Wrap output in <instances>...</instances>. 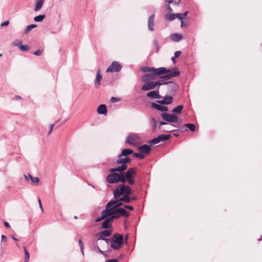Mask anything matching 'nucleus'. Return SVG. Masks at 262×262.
I'll use <instances>...</instances> for the list:
<instances>
[{"label":"nucleus","instance_id":"nucleus-32","mask_svg":"<svg viewBox=\"0 0 262 262\" xmlns=\"http://www.w3.org/2000/svg\"><path fill=\"white\" fill-rule=\"evenodd\" d=\"M100 233H101V235H102V236H104V237L109 236L111 234V231L107 230H102V231H100Z\"/></svg>","mask_w":262,"mask_h":262},{"label":"nucleus","instance_id":"nucleus-46","mask_svg":"<svg viewBox=\"0 0 262 262\" xmlns=\"http://www.w3.org/2000/svg\"><path fill=\"white\" fill-rule=\"evenodd\" d=\"M9 24V21L8 20H6V21H5L4 22L2 23L1 24V27H4V26H8Z\"/></svg>","mask_w":262,"mask_h":262},{"label":"nucleus","instance_id":"nucleus-45","mask_svg":"<svg viewBox=\"0 0 262 262\" xmlns=\"http://www.w3.org/2000/svg\"><path fill=\"white\" fill-rule=\"evenodd\" d=\"M105 219V217L102 214H101V215L100 216L97 217L95 221H96V222H99L103 220H104Z\"/></svg>","mask_w":262,"mask_h":262},{"label":"nucleus","instance_id":"nucleus-15","mask_svg":"<svg viewBox=\"0 0 262 262\" xmlns=\"http://www.w3.org/2000/svg\"><path fill=\"white\" fill-rule=\"evenodd\" d=\"M173 101V98L171 96L166 95L164 99L161 100L157 101L161 104H170Z\"/></svg>","mask_w":262,"mask_h":262},{"label":"nucleus","instance_id":"nucleus-54","mask_svg":"<svg viewBox=\"0 0 262 262\" xmlns=\"http://www.w3.org/2000/svg\"><path fill=\"white\" fill-rule=\"evenodd\" d=\"M118 101V99L116 97H111V101L113 102H116Z\"/></svg>","mask_w":262,"mask_h":262},{"label":"nucleus","instance_id":"nucleus-51","mask_svg":"<svg viewBox=\"0 0 262 262\" xmlns=\"http://www.w3.org/2000/svg\"><path fill=\"white\" fill-rule=\"evenodd\" d=\"M105 238V237H104V236H102V235H101V233H99V237H98V238H97V241H99V240H103H103L104 239V238Z\"/></svg>","mask_w":262,"mask_h":262},{"label":"nucleus","instance_id":"nucleus-18","mask_svg":"<svg viewBox=\"0 0 262 262\" xmlns=\"http://www.w3.org/2000/svg\"><path fill=\"white\" fill-rule=\"evenodd\" d=\"M114 219L112 216L105 218L102 223V227L104 229H107L111 226L112 223Z\"/></svg>","mask_w":262,"mask_h":262},{"label":"nucleus","instance_id":"nucleus-36","mask_svg":"<svg viewBox=\"0 0 262 262\" xmlns=\"http://www.w3.org/2000/svg\"><path fill=\"white\" fill-rule=\"evenodd\" d=\"M24 252H25V255L24 262H28L29 258H30L29 253L25 247H24Z\"/></svg>","mask_w":262,"mask_h":262},{"label":"nucleus","instance_id":"nucleus-60","mask_svg":"<svg viewBox=\"0 0 262 262\" xmlns=\"http://www.w3.org/2000/svg\"><path fill=\"white\" fill-rule=\"evenodd\" d=\"M38 202H39V207L41 208V210L43 211L42 206L41 205V201H40V199L38 200Z\"/></svg>","mask_w":262,"mask_h":262},{"label":"nucleus","instance_id":"nucleus-25","mask_svg":"<svg viewBox=\"0 0 262 262\" xmlns=\"http://www.w3.org/2000/svg\"><path fill=\"white\" fill-rule=\"evenodd\" d=\"M170 38L171 39L173 40V41H180L181 40H182L183 37L180 34H178V33H174V34H172L171 36H170Z\"/></svg>","mask_w":262,"mask_h":262},{"label":"nucleus","instance_id":"nucleus-57","mask_svg":"<svg viewBox=\"0 0 262 262\" xmlns=\"http://www.w3.org/2000/svg\"><path fill=\"white\" fill-rule=\"evenodd\" d=\"M1 238L2 242H5L7 241V237L4 235H2Z\"/></svg>","mask_w":262,"mask_h":262},{"label":"nucleus","instance_id":"nucleus-5","mask_svg":"<svg viewBox=\"0 0 262 262\" xmlns=\"http://www.w3.org/2000/svg\"><path fill=\"white\" fill-rule=\"evenodd\" d=\"M130 161V159L128 158H118L116 161L117 164H121V166L116 168H111L110 171L111 172L119 171L121 172L126 170L127 168V163Z\"/></svg>","mask_w":262,"mask_h":262},{"label":"nucleus","instance_id":"nucleus-6","mask_svg":"<svg viewBox=\"0 0 262 262\" xmlns=\"http://www.w3.org/2000/svg\"><path fill=\"white\" fill-rule=\"evenodd\" d=\"M111 172L106 178V181L110 184L117 183L118 182H122L124 181V178L121 176V173L118 174L116 172Z\"/></svg>","mask_w":262,"mask_h":262},{"label":"nucleus","instance_id":"nucleus-39","mask_svg":"<svg viewBox=\"0 0 262 262\" xmlns=\"http://www.w3.org/2000/svg\"><path fill=\"white\" fill-rule=\"evenodd\" d=\"M159 142H160V140L159 139V138L158 137H157V138H155L154 139H153L152 140H150L149 141V143L152 145H155V144H158L159 143Z\"/></svg>","mask_w":262,"mask_h":262},{"label":"nucleus","instance_id":"nucleus-58","mask_svg":"<svg viewBox=\"0 0 262 262\" xmlns=\"http://www.w3.org/2000/svg\"><path fill=\"white\" fill-rule=\"evenodd\" d=\"M4 225H5L6 227H8V228L10 227V224H9V223L8 222H5L4 223Z\"/></svg>","mask_w":262,"mask_h":262},{"label":"nucleus","instance_id":"nucleus-42","mask_svg":"<svg viewBox=\"0 0 262 262\" xmlns=\"http://www.w3.org/2000/svg\"><path fill=\"white\" fill-rule=\"evenodd\" d=\"M21 41L16 40L12 43V45L19 48V46L21 45Z\"/></svg>","mask_w":262,"mask_h":262},{"label":"nucleus","instance_id":"nucleus-23","mask_svg":"<svg viewBox=\"0 0 262 262\" xmlns=\"http://www.w3.org/2000/svg\"><path fill=\"white\" fill-rule=\"evenodd\" d=\"M97 113L99 114L106 115L107 113V107L106 105H100L97 108Z\"/></svg>","mask_w":262,"mask_h":262},{"label":"nucleus","instance_id":"nucleus-24","mask_svg":"<svg viewBox=\"0 0 262 262\" xmlns=\"http://www.w3.org/2000/svg\"><path fill=\"white\" fill-rule=\"evenodd\" d=\"M133 153V150L131 149L125 148L122 150L121 154L118 156V158L122 157L123 156H127Z\"/></svg>","mask_w":262,"mask_h":262},{"label":"nucleus","instance_id":"nucleus-12","mask_svg":"<svg viewBox=\"0 0 262 262\" xmlns=\"http://www.w3.org/2000/svg\"><path fill=\"white\" fill-rule=\"evenodd\" d=\"M140 138L139 135L136 134H129L126 139V142L129 144L135 145L140 141Z\"/></svg>","mask_w":262,"mask_h":262},{"label":"nucleus","instance_id":"nucleus-1","mask_svg":"<svg viewBox=\"0 0 262 262\" xmlns=\"http://www.w3.org/2000/svg\"><path fill=\"white\" fill-rule=\"evenodd\" d=\"M141 70L143 72H148L142 76V80L144 82H150V80H155L159 76L164 74L166 68L162 67L156 69L153 67H142Z\"/></svg>","mask_w":262,"mask_h":262},{"label":"nucleus","instance_id":"nucleus-4","mask_svg":"<svg viewBox=\"0 0 262 262\" xmlns=\"http://www.w3.org/2000/svg\"><path fill=\"white\" fill-rule=\"evenodd\" d=\"M121 174L124 178L122 183L127 181L129 185H132L135 182L134 178L136 175V169L134 167L129 168L126 172L121 173Z\"/></svg>","mask_w":262,"mask_h":262},{"label":"nucleus","instance_id":"nucleus-50","mask_svg":"<svg viewBox=\"0 0 262 262\" xmlns=\"http://www.w3.org/2000/svg\"><path fill=\"white\" fill-rule=\"evenodd\" d=\"M124 208H127L130 210H134V207L132 206H130V205H125L124 206Z\"/></svg>","mask_w":262,"mask_h":262},{"label":"nucleus","instance_id":"nucleus-28","mask_svg":"<svg viewBox=\"0 0 262 262\" xmlns=\"http://www.w3.org/2000/svg\"><path fill=\"white\" fill-rule=\"evenodd\" d=\"M118 200L126 203H130L131 201V199L129 197V195H123L122 197L119 198Z\"/></svg>","mask_w":262,"mask_h":262},{"label":"nucleus","instance_id":"nucleus-16","mask_svg":"<svg viewBox=\"0 0 262 262\" xmlns=\"http://www.w3.org/2000/svg\"><path fill=\"white\" fill-rule=\"evenodd\" d=\"M138 149L139 151L142 154L147 155L150 152L151 150V147L148 145L144 144L139 146L138 147Z\"/></svg>","mask_w":262,"mask_h":262},{"label":"nucleus","instance_id":"nucleus-52","mask_svg":"<svg viewBox=\"0 0 262 262\" xmlns=\"http://www.w3.org/2000/svg\"><path fill=\"white\" fill-rule=\"evenodd\" d=\"M165 8H166V9L167 10H168L169 11V12L172 11V8L170 7V6L168 4L165 5Z\"/></svg>","mask_w":262,"mask_h":262},{"label":"nucleus","instance_id":"nucleus-14","mask_svg":"<svg viewBox=\"0 0 262 262\" xmlns=\"http://www.w3.org/2000/svg\"><path fill=\"white\" fill-rule=\"evenodd\" d=\"M122 66L117 61H113L106 69L107 72H117L122 69Z\"/></svg>","mask_w":262,"mask_h":262},{"label":"nucleus","instance_id":"nucleus-2","mask_svg":"<svg viewBox=\"0 0 262 262\" xmlns=\"http://www.w3.org/2000/svg\"><path fill=\"white\" fill-rule=\"evenodd\" d=\"M132 190L129 186L124 184H121L117 187L114 191L115 200H118L121 195H129Z\"/></svg>","mask_w":262,"mask_h":262},{"label":"nucleus","instance_id":"nucleus-47","mask_svg":"<svg viewBox=\"0 0 262 262\" xmlns=\"http://www.w3.org/2000/svg\"><path fill=\"white\" fill-rule=\"evenodd\" d=\"M181 54V52L180 51H178L174 52V57H178Z\"/></svg>","mask_w":262,"mask_h":262},{"label":"nucleus","instance_id":"nucleus-19","mask_svg":"<svg viewBox=\"0 0 262 262\" xmlns=\"http://www.w3.org/2000/svg\"><path fill=\"white\" fill-rule=\"evenodd\" d=\"M155 20V15L152 14L149 16L148 20V29L150 31H153L154 30V23Z\"/></svg>","mask_w":262,"mask_h":262},{"label":"nucleus","instance_id":"nucleus-34","mask_svg":"<svg viewBox=\"0 0 262 262\" xmlns=\"http://www.w3.org/2000/svg\"><path fill=\"white\" fill-rule=\"evenodd\" d=\"M185 126L189 129L191 132H194L195 129V126L192 123L186 124Z\"/></svg>","mask_w":262,"mask_h":262},{"label":"nucleus","instance_id":"nucleus-30","mask_svg":"<svg viewBox=\"0 0 262 262\" xmlns=\"http://www.w3.org/2000/svg\"><path fill=\"white\" fill-rule=\"evenodd\" d=\"M158 137L161 142V141H167V140H169L170 137V135H161Z\"/></svg>","mask_w":262,"mask_h":262},{"label":"nucleus","instance_id":"nucleus-48","mask_svg":"<svg viewBox=\"0 0 262 262\" xmlns=\"http://www.w3.org/2000/svg\"><path fill=\"white\" fill-rule=\"evenodd\" d=\"M176 18H178L180 20H183V16H182V15L180 13L176 14Z\"/></svg>","mask_w":262,"mask_h":262},{"label":"nucleus","instance_id":"nucleus-3","mask_svg":"<svg viewBox=\"0 0 262 262\" xmlns=\"http://www.w3.org/2000/svg\"><path fill=\"white\" fill-rule=\"evenodd\" d=\"M123 244V235L119 233L114 234L111 241V248L114 250H118L121 248Z\"/></svg>","mask_w":262,"mask_h":262},{"label":"nucleus","instance_id":"nucleus-17","mask_svg":"<svg viewBox=\"0 0 262 262\" xmlns=\"http://www.w3.org/2000/svg\"><path fill=\"white\" fill-rule=\"evenodd\" d=\"M147 97L151 99H160L161 96L159 95V90L150 91L147 93Z\"/></svg>","mask_w":262,"mask_h":262},{"label":"nucleus","instance_id":"nucleus-10","mask_svg":"<svg viewBox=\"0 0 262 262\" xmlns=\"http://www.w3.org/2000/svg\"><path fill=\"white\" fill-rule=\"evenodd\" d=\"M163 85V83L158 81L145 82V84L141 87V90L143 91H146L154 89L156 86Z\"/></svg>","mask_w":262,"mask_h":262},{"label":"nucleus","instance_id":"nucleus-63","mask_svg":"<svg viewBox=\"0 0 262 262\" xmlns=\"http://www.w3.org/2000/svg\"><path fill=\"white\" fill-rule=\"evenodd\" d=\"M97 249H98L99 250V252L101 253V254H103V251H102L99 247H97Z\"/></svg>","mask_w":262,"mask_h":262},{"label":"nucleus","instance_id":"nucleus-31","mask_svg":"<svg viewBox=\"0 0 262 262\" xmlns=\"http://www.w3.org/2000/svg\"><path fill=\"white\" fill-rule=\"evenodd\" d=\"M37 26L35 24H32L27 26L25 30V33L26 34L28 33L32 29L36 28Z\"/></svg>","mask_w":262,"mask_h":262},{"label":"nucleus","instance_id":"nucleus-43","mask_svg":"<svg viewBox=\"0 0 262 262\" xmlns=\"http://www.w3.org/2000/svg\"><path fill=\"white\" fill-rule=\"evenodd\" d=\"M172 2H174V3L176 4H179L180 0H167L165 1V2L168 4H170V3H172Z\"/></svg>","mask_w":262,"mask_h":262},{"label":"nucleus","instance_id":"nucleus-37","mask_svg":"<svg viewBox=\"0 0 262 262\" xmlns=\"http://www.w3.org/2000/svg\"><path fill=\"white\" fill-rule=\"evenodd\" d=\"M133 155L135 157L139 159H143L144 158V155L143 154H142L141 152H140V153L135 152L133 154Z\"/></svg>","mask_w":262,"mask_h":262},{"label":"nucleus","instance_id":"nucleus-64","mask_svg":"<svg viewBox=\"0 0 262 262\" xmlns=\"http://www.w3.org/2000/svg\"><path fill=\"white\" fill-rule=\"evenodd\" d=\"M15 98L16 99L18 100V99H21V97L19 96H15Z\"/></svg>","mask_w":262,"mask_h":262},{"label":"nucleus","instance_id":"nucleus-13","mask_svg":"<svg viewBox=\"0 0 262 262\" xmlns=\"http://www.w3.org/2000/svg\"><path fill=\"white\" fill-rule=\"evenodd\" d=\"M162 118L165 121L171 123L178 122V117L174 114H170L167 113H163L161 114Z\"/></svg>","mask_w":262,"mask_h":262},{"label":"nucleus","instance_id":"nucleus-29","mask_svg":"<svg viewBox=\"0 0 262 262\" xmlns=\"http://www.w3.org/2000/svg\"><path fill=\"white\" fill-rule=\"evenodd\" d=\"M183 108V105H178L177 107H174L172 110V112L175 114H179L181 113Z\"/></svg>","mask_w":262,"mask_h":262},{"label":"nucleus","instance_id":"nucleus-38","mask_svg":"<svg viewBox=\"0 0 262 262\" xmlns=\"http://www.w3.org/2000/svg\"><path fill=\"white\" fill-rule=\"evenodd\" d=\"M28 177L33 183H38L39 182V179L37 177H33L31 174H29Z\"/></svg>","mask_w":262,"mask_h":262},{"label":"nucleus","instance_id":"nucleus-35","mask_svg":"<svg viewBox=\"0 0 262 262\" xmlns=\"http://www.w3.org/2000/svg\"><path fill=\"white\" fill-rule=\"evenodd\" d=\"M150 123L152 126L153 130H155L157 125L156 119L154 117L151 118L150 120Z\"/></svg>","mask_w":262,"mask_h":262},{"label":"nucleus","instance_id":"nucleus-40","mask_svg":"<svg viewBox=\"0 0 262 262\" xmlns=\"http://www.w3.org/2000/svg\"><path fill=\"white\" fill-rule=\"evenodd\" d=\"M19 49L23 51H27L29 49V47L28 45H21L19 46Z\"/></svg>","mask_w":262,"mask_h":262},{"label":"nucleus","instance_id":"nucleus-7","mask_svg":"<svg viewBox=\"0 0 262 262\" xmlns=\"http://www.w3.org/2000/svg\"><path fill=\"white\" fill-rule=\"evenodd\" d=\"M164 74H165V75L162 76L161 78L166 79H169L173 77H178L180 75V72L177 68L171 69H166V71L164 72Z\"/></svg>","mask_w":262,"mask_h":262},{"label":"nucleus","instance_id":"nucleus-49","mask_svg":"<svg viewBox=\"0 0 262 262\" xmlns=\"http://www.w3.org/2000/svg\"><path fill=\"white\" fill-rule=\"evenodd\" d=\"M105 262H118V260L116 258H113V259L107 260L105 261Z\"/></svg>","mask_w":262,"mask_h":262},{"label":"nucleus","instance_id":"nucleus-62","mask_svg":"<svg viewBox=\"0 0 262 262\" xmlns=\"http://www.w3.org/2000/svg\"><path fill=\"white\" fill-rule=\"evenodd\" d=\"M188 12H185L182 14H181L182 15V16H183V18L185 16H186Z\"/></svg>","mask_w":262,"mask_h":262},{"label":"nucleus","instance_id":"nucleus-9","mask_svg":"<svg viewBox=\"0 0 262 262\" xmlns=\"http://www.w3.org/2000/svg\"><path fill=\"white\" fill-rule=\"evenodd\" d=\"M163 84L167 86L168 92L167 93L170 95H174L178 89V84L173 81H168L166 82H162Z\"/></svg>","mask_w":262,"mask_h":262},{"label":"nucleus","instance_id":"nucleus-53","mask_svg":"<svg viewBox=\"0 0 262 262\" xmlns=\"http://www.w3.org/2000/svg\"><path fill=\"white\" fill-rule=\"evenodd\" d=\"M54 126V124H52L50 125V130L48 133V135H50L52 132V130H53V127Z\"/></svg>","mask_w":262,"mask_h":262},{"label":"nucleus","instance_id":"nucleus-59","mask_svg":"<svg viewBox=\"0 0 262 262\" xmlns=\"http://www.w3.org/2000/svg\"><path fill=\"white\" fill-rule=\"evenodd\" d=\"M167 124H168L167 123L161 121L159 123V126H160L161 125H167Z\"/></svg>","mask_w":262,"mask_h":262},{"label":"nucleus","instance_id":"nucleus-56","mask_svg":"<svg viewBox=\"0 0 262 262\" xmlns=\"http://www.w3.org/2000/svg\"><path fill=\"white\" fill-rule=\"evenodd\" d=\"M103 241H104L106 242L107 245H108L110 243L111 244V239H110L105 238Z\"/></svg>","mask_w":262,"mask_h":262},{"label":"nucleus","instance_id":"nucleus-26","mask_svg":"<svg viewBox=\"0 0 262 262\" xmlns=\"http://www.w3.org/2000/svg\"><path fill=\"white\" fill-rule=\"evenodd\" d=\"M176 18V14L170 12L167 13L165 15V19L168 21H172Z\"/></svg>","mask_w":262,"mask_h":262},{"label":"nucleus","instance_id":"nucleus-61","mask_svg":"<svg viewBox=\"0 0 262 262\" xmlns=\"http://www.w3.org/2000/svg\"><path fill=\"white\" fill-rule=\"evenodd\" d=\"M173 130V129H172L171 128L169 127V128H166V130H165V131L167 132H171Z\"/></svg>","mask_w":262,"mask_h":262},{"label":"nucleus","instance_id":"nucleus-20","mask_svg":"<svg viewBox=\"0 0 262 262\" xmlns=\"http://www.w3.org/2000/svg\"><path fill=\"white\" fill-rule=\"evenodd\" d=\"M151 107L153 108L157 109V110L161 112L167 111L168 110V107L167 106H162L154 102L151 103Z\"/></svg>","mask_w":262,"mask_h":262},{"label":"nucleus","instance_id":"nucleus-41","mask_svg":"<svg viewBox=\"0 0 262 262\" xmlns=\"http://www.w3.org/2000/svg\"><path fill=\"white\" fill-rule=\"evenodd\" d=\"M78 243H79V246L80 248V250H81L82 254L84 255V251H83L84 246H83V244L81 239H79L78 241Z\"/></svg>","mask_w":262,"mask_h":262},{"label":"nucleus","instance_id":"nucleus-44","mask_svg":"<svg viewBox=\"0 0 262 262\" xmlns=\"http://www.w3.org/2000/svg\"><path fill=\"white\" fill-rule=\"evenodd\" d=\"M42 50H38L33 53V54L35 56H40L42 54Z\"/></svg>","mask_w":262,"mask_h":262},{"label":"nucleus","instance_id":"nucleus-33","mask_svg":"<svg viewBox=\"0 0 262 262\" xmlns=\"http://www.w3.org/2000/svg\"><path fill=\"white\" fill-rule=\"evenodd\" d=\"M45 17V15H40L34 17V20L36 22L41 21Z\"/></svg>","mask_w":262,"mask_h":262},{"label":"nucleus","instance_id":"nucleus-55","mask_svg":"<svg viewBox=\"0 0 262 262\" xmlns=\"http://www.w3.org/2000/svg\"><path fill=\"white\" fill-rule=\"evenodd\" d=\"M154 43L155 46L157 48V52H158L159 50V47H158V43L157 41L155 40L154 42Z\"/></svg>","mask_w":262,"mask_h":262},{"label":"nucleus","instance_id":"nucleus-11","mask_svg":"<svg viewBox=\"0 0 262 262\" xmlns=\"http://www.w3.org/2000/svg\"><path fill=\"white\" fill-rule=\"evenodd\" d=\"M129 215V213L127 211L125 208H119L114 209V215L112 216V218L114 219H117L121 216L128 217Z\"/></svg>","mask_w":262,"mask_h":262},{"label":"nucleus","instance_id":"nucleus-22","mask_svg":"<svg viewBox=\"0 0 262 262\" xmlns=\"http://www.w3.org/2000/svg\"><path fill=\"white\" fill-rule=\"evenodd\" d=\"M102 76L100 75V71L98 70L97 72L96 78L95 80V86L96 88L98 87L100 85V82L102 80Z\"/></svg>","mask_w":262,"mask_h":262},{"label":"nucleus","instance_id":"nucleus-21","mask_svg":"<svg viewBox=\"0 0 262 262\" xmlns=\"http://www.w3.org/2000/svg\"><path fill=\"white\" fill-rule=\"evenodd\" d=\"M45 3V0H35V8L34 10L36 12L39 11L42 8L43 4Z\"/></svg>","mask_w":262,"mask_h":262},{"label":"nucleus","instance_id":"nucleus-8","mask_svg":"<svg viewBox=\"0 0 262 262\" xmlns=\"http://www.w3.org/2000/svg\"><path fill=\"white\" fill-rule=\"evenodd\" d=\"M113 204H115L114 202H108L106 205L105 209L102 211L101 214L105 218L114 215V207H112Z\"/></svg>","mask_w":262,"mask_h":262},{"label":"nucleus","instance_id":"nucleus-27","mask_svg":"<svg viewBox=\"0 0 262 262\" xmlns=\"http://www.w3.org/2000/svg\"><path fill=\"white\" fill-rule=\"evenodd\" d=\"M110 202H114L115 204L112 205V207H114V209H119V207L122 205V203L121 202V201L118 200H111Z\"/></svg>","mask_w":262,"mask_h":262}]
</instances>
